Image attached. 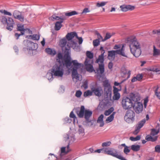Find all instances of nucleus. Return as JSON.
<instances>
[{
    "instance_id": "obj_3",
    "label": "nucleus",
    "mask_w": 160,
    "mask_h": 160,
    "mask_svg": "<svg viewBox=\"0 0 160 160\" xmlns=\"http://www.w3.org/2000/svg\"><path fill=\"white\" fill-rule=\"evenodd\" d=\"M127 42L129 44L131 53L135 57H139L141 53V47L136 38H128Z\"/></svg>"
},
{
    "instance_id": "obj_56",
    "label": "nucleus",
    "mask_w": 160,
    "mask_h": 160,
    "mask_svg": "<svg viewBox=\"0 0 160 160\" xmlns=\"http://www.w3.org/2000/svg\"><path fill=\"white\" fill-rule=\"evenodd\" d=\"M82 94V92L80 90H78L76 91L75 96L77 98H80Z\"/></svg>"
},
{
    "instance_id": "obj_51",
    "label": "nucleus",
    "mask_w": 160,
    "mask_h": 160,
    "mask_svg": "<svg viewBox=\"0 0 160 160\" xmlns=\"http://www.w3.org/2000/svg\"><path fill=\"white\" fill-rule=\"evenodd\" d=\"M100 40L96 39L94 40L93 42V45L94 46H98L100 43Z\"/></svg>"
},
{
    "instance_id": "obj_60",
    "label": "nucleus",
    "mask_w": 160,
    "mask_h": 160,
    "mask_svg": "<svg viewBox=\"0 0 160 160\" xmlns=\"http://www.w3.org/2000/svg\"><path fill=\"white\" fill-rule=\"evenodd\" d=\"M76 38L78 39L79 41V44H81L83 42V39L81 37H78V35H77Z\"/></svg>"
},
{
    "instance_id": "obj_23",
    "label": "nucleus",
    "mask_w": 160,
    "mask_h": 160,
    "mask_svg": "<svg viewBox=\"0 0 160 160\" xmlns=\"http://www.w3.org/2000/svg\"><path fill=\"white\" fill-rule=\"evenodd\" d=\"M77 33L75 32H72L68 33L66 35V38L68 41H70L72 39L75 37H76Z\"/></svg>"
},
{
    "instance_id": "obj_55",
    "label": "nucleus",
    "mask_w": 160,
    "mask_h": 160,
    "mask_svg": "<svg viewBox=\"0 0 160 160\" xmlns=\"http://www.w3.org/2000/svg\"><path fill=\"white\" fill-rule=\"evenodd\" d=\"M155 152H160V145H157L155 147Z\"/></svg>"
},
{
    "instance_id": "obj_5",
    "label": "nucleus",
    "mask_w": 160,
    "mask_h": 160,
    "mask_svg": "<svg viewBox=\"0 0 160 160\" xmlns=\"http://www.w3.org/2000/svg\"><path fill=\"white\" fill-rule=\"evenodd\" d=\"M124 46L123 45L121 48L119 50H111L108 51V58L110 60H113L115 58V55L117 54L120 55L124 57L128 58L127 55L124 52Z\"/></svg>"
},
{
    "instance_id": "obj_58",
    "label": "nucleus",
    "mask_w": 160,
    "mask_h": 160,
    "mask_svg": "<svg viewBox=\"0 0 160 160\" xmlns=\"http://www.w3.org/2000/svg\"><path fill=\"white\" fill-rule=\"evenodd\" d=\"M90 12V10H89L88 8H85L82 11V12L81 13L82 14H84V13H86L88 12Z\"/></svg>"
},
{
    "instance_id": "obj_57",
    "label": "nucleus",
    "mask_w": 160,
    "mask_h": 160,
    "mask_svg": "<svg viewBox=\"0 0 160 160\" xmlns=\"http://www.w3.org/2000/svg\"><path fill=\"white\" fill-rule=\"evenodd\" d=\"M95 34L97 36L98 39H99V40H102L103 39L102 37L101 36V35H100V34L97 31H96L95 32Z\"/></svg>"
},
{
    "instance_id": "obj_8",
    "label": "nucleus",
    "mask_w": 160,
    "mask_h": 160,
    "mask_svg": "<svg viewBox=\"0 0 160 160\" xmlns=\"http://www.w3.org/2000/svg\"><path fill=\"white\" fill-rule=\"evenodd\" d=\"M1 22L4 25L7 24L6 28L8 30L11 31L13 29L15 23L12 18L8 17L7 18L6 16H2Z\"/></svg>"
},
{
    "instance_id": "obj_48",
    "label": "nucleus",
    "mask_w": 160,
    "mask_h": 160,
    "mask_svg": "<svg viewBox=\"0 0 160 160\" xmlns=\"http://www.w3.org/2000/svg\"><path fill=\"white\" fill-rule=\"evenodd\" d=\"M22 12H20L18 10H15L13 12V16L14 18H15L16 17H17L19 15H20L21 13Z\"/></svg>"
},
{
    "instance_id": "obj_26",
    "label": "nucleus",
    "mask_w": 160,
    "mask_h": 160,
    "mask_svg": "<svg viewBox=\"0 0 160 160\" xmlns=\"http://www.w3.org/2000/svg\"><path fill=\"white\" fill-rule=\"evenodd\" d=\"M143 76L142 74H138L136 76L133 77L131 80V82H132L138 81H140L142 78Z\"/></svg>"
},
{
    "instance_id": "obj_13",
    "label": "nucleus",
    "mask_w": 160,
    "mask_h": 160,
    "mask_svg": "<svg viewBox=\"0 0 160 160\" xmlns=\"http://www.w3.org/2000/svg\"><path fill=\"white\" fill-rule=\"evenodd\" d=\"M67 42V40L65 38L62 39L60 42V44L61 46L62 47V49L64 55L66 53V52L68 51V49H69L70 52H71V48L68 45H67L66 46Z\"/></svg>"
},
{
    "instance_id": "obj_40",
    "label": "nucleus",
    "mask_w": 160,
    "mask_h": 160,
    "mask_svg": "<svg viewBox=\"0 0 160 160\" xmlns=\"http://www.w3.org/2000/svg\"><path fill=\"white\" fill-rule=\"evenodd\" d=\"M159 132V129L157 130L155 128H153L151 129V134L152 136H154L157 135Z\"/></svg>"
},
{
    "instance_id": "obj_62",
    "label": "nucleus",
    "mask_w": 160,
    "mask_h": 160,
    "mask_svg": "<svg viewBox=\"0 0 160 160\" xmlns=\"http://www.w3.org/2000/svg\"><path fill=\"white\" fill-rule=\"evenodd\" d=\"M148 98H146L144 100V107L146 108L147 106V104L148 102Z\"/></svg>"
},
{
    "instance_id": "obj_42",
    "label": "nucleus",
    "mask_w": 160,
    "mask_h": 160,
    "mask_svg": "<svg viewBox=\"0 0 160 160\" xmlns=\"http://www.w3.org/2000/svg\"><path fill=\"white\" fill-rule=\"evenodd\" d=\"M15 19H17L21 22H22L24 21V17L21 13L20 15H19L18 16V15L17 17H16Z\"/></svg>"
},
{
    "instance_id": "obj_20",
    "label": "nucleus",
    "mask_w": 160,
    "mask_h": 160,
    "mask_svg": "<svg viewBox=\"0 0 160 160\" xmlns=\"http://www.w3.org/2000/svg\"><path fill=\"white\" fill-rule=\"evenodd\" d=\"M45 51L48 55L53 56L56 54V51L54 48H46Z\"/></svg>"
},
{
    "instance_id": "obj_29",
    "label": "nucleus",
    "mask_w": 160,
    "mask_h": 160,
    "mask_svg": "<svg viewBox=\"0 0 160 160\" xmlns=\"http://www.w3.org/2000/svg\"><path fill=\"white\" fill-rule=\"evenodd\" d=\"M26 29L24 28V25L22 24H18L17 25V29L18 31H21L22 35H24V34Z\"/></svg>"
},
{
    "instance_id": "obj_38",
    "label": "nucleus",
    "mask_w": 160,
    "mask_h": 160,
    "mask_svg": "<svg viewBox=\"0 0 160 160\" xmlns=\"http://www.w3.org/2000/svg\"><path fill=\"white\" fill-rule=\"evenodd\" d=\"M114 111V108L113 107H111L108 110H106L104 112V115L107 116L109 115Z\"/></svg>"
},
{
    "instance_id": "obj_27",
    "label": "nucleus",
    "mask_w": 160,
    "mask_h": 160,
    "mask_svg": "<svg viewBox=\"0 0 160 160\" xmlns=\"http://www.w3.org/2000/svg\"><path fill=\"white\" fill-rule=\"evenodd\" d=\"M53 73L52 72V70H49L47 73L46 77L50 82L52 81L53 80Z\"/></svg>"
},
{
    "instance_id": "obj_47",
    "label": "nucleus",
    "mask_w": 160,
    "mask_h": 160,
    "mask_svg": "<svg viewBox=\"0 0 160 160\" xmlns=\"http://www.w3.org/2000/svg\"><path fill=\"white\" fill-rule=\"evenodd\" d=\"M112 36V35L109 33L108 32L106 33L105 36L104 38L102 40V41L104 42L107 39L110 38Z\"/></svg>"
},
{
    "instance_id": "obj_41",
    "label": "nucleus",
    "mask_w": 160,
    "mask_h": 160,
    "mask_svg": "<svg viewBox=\"0 0 160 160\" xmlns=\"http://www.w3.org/2000/svg\"><path fill=\"white\" fill-rule=\"evenodd\" d=\"M114 95L113 96V99L114 100H119L120 97V94L119 93H113Z\"/></svg>"
},
{
    "instance_id": "obj_54",
    "label": "nucleus",
    "mask_w": 160,
    "mask_h": 160,
    "mask_svg": "<svg viewBox=\"0 0 160 160\" xmlns=\"http://www.w3.org/2000/svg\"><path fill=\"white\" fill-rule=\"evenodd\" d=\"M123 152L125 154H127L129 152H130V150L129 149V147L128 146H126V148H124Z\"/></svg>"
},
{
    "instance_id": "obj_28",
    "label": "nucleus",
    "mask_w": 160,
    "mask_h": 160,
    "mask_svg": "<svg viewBox=\"0 0 160 160\" xmlns=\"http://www.w3.org/2000/svg\"><path fill=\"white\" fill-rule=\"evenodd\" d=\"M50 19L52 21H54L55 20H57L62 21V19H63V20L65 19V18L62 16L58 17L55 14L53 15L50 18Z\"/></svg>"
},
{
    "instance_id": "obj_50",
    "label": "nucleus",
    "mask_w": 160,
    "mask_h": 160,
    "mask_svg": "<svg viewBox=\"0 0 160 160\" xmlns=\"http://www.w3.org/2000/svg\"><path fill=\"white\" fill-rule=\"evenodd\" d=\"M107 2H98L96 4V6L98 7H100L105 6Z\"/></svg>"
},
{
    "instance_id": "obj_37",
    "label": "nucleus",
    "mask_w": 160,
    "mask_h": 160,
    "mask_svg": "<svg viewBox=\"0 0 160 160\" xmlns=\"http://www.w3.org/2000/svg\"><path fill=\"white\" fill-rule=\"evenodd\" d=\"M127 74L128 75V76L127 78L126 79H124V80H123V81H122L121 82V83H118L117 82H114V85L115 86H119L120 84L122 83L123 82L125 81H126V80L127 79H128V78H130V75H131V71L129 70L128 71V72H127Z\"/></svg>"
},
{
    "instance_id": "obj_59",
    "label": "nucleus",
    "mask_w": 160,
    "mask_h": 160,
    "mask_svg": "<svg viewBox=\"0 0 160 160\" xmlns=\"http://www.w3.org/2000/svg\"><path fill=\"white\" fill-rule=\"evenodd\" d=\"M153 34H157L158 35H160V29L158 30H154L152 31Z\"/></svg>"
},
{
    "instance_id": "obj_35",
    "label": "nucleus",
    "mask_w": 160,
    "mask_h": 160,
    "mask_svg": "<svg viewBox=\"0 0 160 160\" xmlns=\"http://www.w3.org/2000/svg\"><path fill=\"white\" fill-rule=\"evenodd\" d=\"M69 117L70 118L73 119V123L74 124H75L76 122H76L78 123L77 118L75 114L74 113L73 111L71 112L69 115Z\"/></svg>"
},
{
    "instance_id": "obj_25",
    "label": "nucleus",
    "mask_w": 160,
    "mask_h": 160,
    "mask_svg": "<svg viewBox=\"0 0 160 160\" xmlns=\"http://www.w3.org/2000/svg\"><path fill=\"white\" fill-rule=\"evenodd\" d=\"M63 22V19H62V21H57L55 24L54 27V29L56 31H58L62 27V23Z\"/></svg>"
},
{
    "instance_id": "obj_9",
    "label": "nucleus",
    "mask_w": 160,
    "mask_h": 160,
    "mask_svg": "<svg viewBox=\"0 0 160 160\" xmlns=\"http://www.w3.org/2000/svg\"><path fill=\"white\" fill-rule=\"evenodd\" d=\"M135 112L132 110H128L126 113L124 119L128 123H132L135 120Z\"/></svg>"
},
{
    "instance_id": "obj_15",
    "label": "nucleus",
    "mask_w": 160,
    "mask_h": 160,
    "mask_svg": "<svg viewBox=\"0 0 160 160\" xmlns=\"http://www.w3.org/2000/svg\"><path fill=\"white\" fill-rule=\"evenodd\" d=\"M64 138L66 141H68L69 143H72L75 141L76 139L75 136L73 134H70L68 133L64 135Z\"/></svg>"
},
{
    "instance_id": "obj_18",
    "label": "nucleus",
    "mask_w": 160,
    "mask_h": 160,
    "mask_svg": "<svg viewBox=\"0 0 160 160\" xmlns=\"http://www.w3.org/2000/svg\"><path fill=\"white\" fill-rule=\"evenodd\" d=\"M121 10L122 12H126L129 10H132L135 8L134 6L131 5H123L120 7Z\"/></svg>"
},
{
    "instance_id": "obj_63",
    "label": "nucleus",
    "mask_w": 160,
    "mask_h": 160,
    "mask_svg": "<svg viewBox=\"0 0 160 160\" xmlns=\"http://www.w3.org/2000/svg\"><path fill=\"white\" fill-rule=\"evenodd\" d=\"M113 93H119L118 91L119 90V89H118L117 88H116L115 86H114L113 87Z\"/></svg>"
},
{
    "instance_id": "obj_17",
    "label": "nucleus",
    "mask_w": 160,
    "mask_h": 160,
    "mask_svg": "<svg viewBox=\"0 0 160 160\" xmlns=\"http://www.w3.org/2000/svg\"><path fill=\"white\" fill-rule=\"evenodd\" d=\"M92 112L89 109L85 110L84 117L87 123L91 122V120L89 119L90 117L92 116Z\"/></svg>"
},
{
    "instance_id": "obj_64",
    "label": "nucleus",
    "mask_w": 160,
    "mask_h": 160,
    "mask_svg": "<svg viewBox=\"0 0 160 160\" xmlns=\"http://www.w3.org/2000/svg\"><path fill=\"white\" fill-rule=\"evenodd\" d=\"M4 15H8L9 16H11L12 15V14L11 12H8L6 10H4Z\"/></svg>"
},
{
    "instance_id": "obj_19",
    "label": "nucleus",
    "mask_w": 160,
    "mask_h": 160,
    "mask_svg": "<svg viewBox=\"0 0 160 160\" xmlns=\"http://www.w3.org/2000/svg\"><path fill=\"white\" fill-rule=\"evenodd\" d=\"M85 109L84 106H81L80 108V110L77 111V114L78 117L80 118H83L84 117V113L85 112Z\"/></svg>"
},
{
    "instance_id": "obj_22",
    "label": "nucleus",
    "mask_w": 160,
    "mask_h": 160,
    "mask_svg": "<svg viewBox=\"0 0 160 160\" xmlns=\"http://www.w3.org/2000/svg\"><path fill=\"white\" fill-rule=\"evenodd\" d=\"M78 132L81 138H82L85 135V129L82 125H78Z\"/></svg>"
},
{
    "instance_id": "obj_44",
    "label": "nucleus",
    "mask_w": 160,
    "mask_h": 160,
    "mask_svg": "<svg viewBox=\"0 0 160 160\" xmlns=\"http://www.w3.org/2000/svg\"><path fill=\"white\" fill-rule=\"evenodd\" d=\"M140 136L139 135L137 136L136 137H131L130 139L132 141H135L139 140L140 139Z\"/></svg>"
},
{
    "instance_id": "obj_30",
    "label": "nucleus",
    "mask_w": 160,
    "mask_h": 160,
    "mask_svg": "<svg viewBox=\"0 0 160 160\" xmlns=\"http://www.w3.org/2000/svg\"><path fill=\"white\" fill-rule=\"evenodd\" d=\"M157 138V136H155L154 137H152V136L149 135H147L146 137V139L148 141H150L152 142L156 141Z\"/></svg>"
},
{
    "instance_id": "obj_61",
    "label": "nucleus",
    "mask_w": 160,
    "mask_h": 160,
    "mask_svg": "<svg viewBox=\"0 0 160 160\" xmlns=\"http://www.w3.org/2000/svg\"><path fill=\"white\" fill-rule=\"evenodd\" d=\"M150 71H153L156 72L160 73V71L158 69V68H152L150 69Z\"/></svg>"
},
{
    "instance_id": "obj_11",
    "label": "nucleus",
    "mask_w": 160,
    "mask_h": 160,
    "mask_svg": "<svg viewBox=\"0 0 160 160\" xmlns=\"http://www.w3.org/2000/svg\"><path fill=\"white\" fill-rule=\"evenodd\" d=\"M104 152L105 153L110 155L121 160L123 157L122 156L118 154L117 150L113 148H106L105 149Z\"/></svg>"
},
{
    "instance_id": "obj_4",
    "label": "nucleus",
    "mask_w": 160,
    "mask_h": 160,
    "mask_svg": "<svg viewBox=\"0 0 160 160\" xmlns=\"http://www.w3.org/2000/svg\"><path fill=\"white\" fill-rule=\"evenodd\" d=\"M130 98L127 97H124L122 101V107L125 110H127L133 107L134 102L135 100V94L132 93Z\"/></svg>"
},
{
    "instance_id": "obj_32",
    "label": "nucleus",
    "mask_w": 160,
    "mask_h": 160,
    "mask_svg": "<svg viewBox=\"0 0 160 160\" xmlns=\"http://www.w3.org/2000/svg\"><path fill=\"white\" fill-rule=\"evenodd\" d=\"M131 148L134 152H138L140 148V146L139 145H132L131 146Z\"/></svg>"
},
{
    "instance_id": "obj_45",
    "label": "nucleus",
    "mask_w": 160,
    "mask_h": 160,
    "mask_svg": "<svg viewBox=\"0 0 160 160\" xmlns=\"http://www.w3.org/2000/svg\"><path fill=\"white\" fill-rule=\"evenodd\" d=\"M92 92L89 90L85 91L84 93V96L87 97L89 96H92Z\"/></svg>"
},
{
    "instance_id": "obj_52",
    "label": "nucleus",
    "mask_w": 160,
    "mask_h": 160,
    "mask_svg": "<svg viewBox=\"0 0 160 160\" xmlns=\"http://www.w3.org/2000/svg\"><path fill=\"white\" fill-rule=\"evenodd\" d=\"M64 121L65 123H70L72 122V120L69 117H66L64 119Z\"/></svg>"
},
{
    "instance_id": "obj_46",
    "label": "nucleus",
    "mask_w": 160,
    "mask_h": 160,
    "mask_svg": "<svg viewBox=\"0 0 160 160\" xmlns=\"http://www.w3.org/2000/svg\"><path fill=\"white\" fill-rule=\"evenodd\" d=\"M87 57L89 59H92L93 57V53L90 51H88L86 52Z\"/></svg>"
},
{
    "instance_id": "obj_14",
    "label": "nucleus",
    "mask_w": 160,
    "mask_h": 160,
    "mask_svg": "<svg viewBox=\"0 0 160 160\" xmlns=\"http://www.w3.org/2000/svg\"><path fill=\"white\" fill-rule=\"evenodd\" d=\"M132 107L136 113L138 114L142 112L143 108L142 104L140 102H134Z\"/></svg>"
},
{
    "instance_id": "obj_49",
    "label": "nucleus",
    "mask_w": 160,
    "mask_h": 160,
    "mask_svg": "<svg viewBox=\"0 0 160 160\" xmlns=\"http://www.w3.org/2000/svg\"><path fill=\"white\" fill-rule=\"evenodd\" d=\"M104 88H112L108 81H105L103 82Z\"/></svg>"
},
{
    "instance_id": "obj_21",
    "label": "nucleus",
    "mask_w": 160,
    "mask_h": 160,
    "mask_svg": "<svg viewBox=\"0 0 160 160\" xmlns=\"http://www.w3.org/2000/svg\"><path fill=\"white\" fill-rule=\"evenodd\" d=\"M104 95L107 98H111L112 95V88H104Z\"/></svg>"
},
{
    "instance_id": "obj_6",
    "label": "nucleus",
    "mask_w": 160,
    "mask_h": 160,
    "mask_svg": "<svg viewBox=\"0 0 160 160\" xmlns=\"http://www.w3.org/2000/svg\"><path fill=\"white\" fill-rule=\"evenodd\" d=\"M24 43L26 47L24 48V51H27L28 53L30 55H32L33 51L37 49L38 44L28 40L24 41Z\"/></svg>"
},
{
    "instance_id": "obj_34",
    "label": "nucleus",
    "mask_w": 160,
    "mask_h": 160,
    "mask_svg": "<svg viewBox=\"0 0 160 160\" xmlns=\"http://www.w3.org/2000/svg\"><path fill=\"white\" fill-rule=\"evenodd\" d=\"M78 14L75 11H72L70 12H65V15L66 16L70 17L73 15H77Z\"/></svg>"
},
{
    "instance_id": "obj_33",
    "label": "nucleus",
    "mask_w": 160,
    "mask_h": 160,
    "mask_svg": "<svg viewBox=\"0 0 160 160\" xmlns=\"http://www.w3.org/2000/svg\"><path fill=\"white\" fill-rule=\"evenodd\" d=\"M160 55V49L156 48L155 46H153V56H158Z\"/></svg>"
},
{
    "instance_id": "obj_24",
    "label": "nucleus",
    "mask_w": 160,
    "mask_h": 160,
    "mask_svg": "<svg viewBox=\"0 0 160 160\" xmlns=\"http://www.w3.org/2000/svg\"><path fill=\"white\" fill-rule=\"evenodd\" d=\"M104 116L103 114H101L98 118L97 120V122L100 123L99 126L102 127L104 125V122L103 121Z\"/></svg>"
},
{
    "instance_id": "obj_10",
    "label": "nucleus",
    "mask_w": 160,
    "mask_h": 160,
    "mask_svg": "<svg viewBox=\"0 0 160 160\" xmlns=\"http://www.w3.org/2000/svg\"><path fill=\"white\" fill-rule=\"evenodd\" d=\"M90 88L92 93H93L96 96L100 97L103 93V91L102 87L98 86L97 83H92Z\"/></svg>"
},
{
    "instance_id": "obj_39",
    "label": "nucleus",
    "mask_w": 160,
    "mask_h": 160,
    "mask_svg": "<svg viewBox=\"0 0 160 160\" xmlns=\"http://www.w3.org/2000/svg\"><path fill=\"white\" fill-rule=\"evenodd\" d=\"M40 35L39 34H33L32 35H30L29 37H31V38L33 40H38L40 39Z\"/></svg>"
},
{
    "instance_id": "obj_7",
    "label": "nucleus",
    "mask_w": 160,
    "mask_h": 160,
    "mask_svg": "<svg viewBox=\"0 0 160 160\" xmlns=\"http://www.w3.org/2000/svg\"><path fill=\"white\" fill-rule=\"evenodd\" d=\"M105 53L104 50L101 51V54L98 56V58L95 61L96 63H98L99 68L97 70V72L99 73V71H100V74H102L104 72V55Z\"/></svg>"
},
{
    "instance_id": "obj_16",
    "label": "nucleus",
    "mask_w": 160,
    "mask_h": 160,
    "mask_svg": "<svg viewBox=\"0 0 160 160\" xmlns=\"http://www.w3.org/2000/svg\"><path fill=\"white\" fill-rule=\"evenodd\" d=\"M146 122V120L143 119L140 121L136 127V129L133 132L134 134H137L139 132L140 128L144 125Z\"/></svg>"
},
{
    "instance_id": "obj_1",
    "label": "nucleus",
    "mask_w": 160,
    "mask_h": 160,
    "mask_svg": "<svg viewBox=\"0 0 160 160\" xmlns=\"http://www.w3.org/2000/svg\"><path fill=\"white\" fill-rule=\"evenodd\" d=\"M70 54V50L68 49L66 53L63 56V59L64 60V62L63 63V65H65L67 68H68L72 63L73 67L72 72V78L73 79L75 78L77 80H78L79 77L77 72V69L80 66L81 64L78 63L77 60H73L71 61Z\"/></svg>"
},
{
    "instance_id": "obj_31",
    "label": "nucleus",
    "mask_w": 160,
    "mask_h": 160,
    "mask_svg": "<svg viewBox=\"0 0 160 160\" xmlns=\"http://www.w3.org/2000/svg\"><path fill=\"white\" fill-rule=\"evenodd\" d=\"M66 147H62L61 148L60 151L58 152L59 156L58 157H56L57 159L61 158L62 157V153H66V151H65Z\"/></svg>"
},
{
    "instance_id": "obj_36",
    "label": "nucleus",
    "mask_w": 160,
    "mask_h": 160,
    "mask_svg": "<svg viewBox=\"0 0 160 160\" xmlns=\"http://www.w3.org/2000/svg\"><path fill=\"white\" fill-rule=\"evenodd\" d=\"M115 113V112H113L112 114L107 118L106 119V122L107 123L111 122L114 119Z\"/></svg>"
},
{
    "instance_id": "obj_2",
    "label": "nucleus",
    "mask_w": 160,
    "mask_h": 160,
    "mask_svg": "<svg viewBox=\"0 0 160 160\" xmlns=\"http://www.w3.org/2000/svg\"><path fill=\"white\" fill-rule=\"evenodd\" d=\"M57 61L59 63L58 64H55L52 67L51 70L53 73L54 76L60 78L61 80L64 74L63 66L61 64V60L63 59V55L61 52H59L57 55Z\"/></svg>"
},
{
    "instance_id": "obj_53",
    "label": "nucleus",
    "mask_w": 160,
    "mask_h": 160,
    "mask_svg": "<svg viewBox=\"0 0 160 160\" xmlns=\"http://www.w3.org/2000/svg\"><path fill=\"white\" fill-rule=\"evenodd\" d=\"M111 144V142L110 141H108L103 142L102 143V145L103 147L109 146Z\"/></svg>"
},
{
    "instance_id": "obj_12",
    "label": "nucleus",
    "mask_w": 160,
    "mask_h": 160,
    "mask_svg": "<svg viewBox=\"0 0 160 160\" xmlns=\"http://www.w3.org/2000/svg\"><path fill=\"white\" fill-rule=\"evenodd\" d=\"M90 59H91L87 58L85 61L84 64L86 66L87 70L89 72H92L94 71L95 72V73L100 74L99 71V73L97 72V70L98 68L97 69L96 71L94 70L92 65L93 63V60Z\"/></svg>"
},
{
    "instance_id": "obj_43",
    "label": "nucleus",
    "mask_w": 160,
    "mask_h": 160,
    "mask_svg": "<svg viewBox=\"0 0 160 160\" xmlns=\"http://www.w3.org/2000/svg\"><path fill=\"white\" fill-rule=\"evenodd\" d=\"M88 81L86 80L82 82V84L81 86V88L84 89H86L88 88Z\"/></svg>"
}]
</instances>
